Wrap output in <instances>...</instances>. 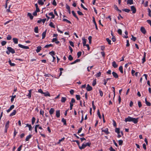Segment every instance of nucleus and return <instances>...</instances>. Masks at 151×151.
Returning a JSON list of instances; mask_svg holds the SVG:
<instances>
[{"instance_id": "nucleus-1", "label": "nucleus", "mask_w": 151, "mask_h": 151, "mask_svg": "<svg viewBox=\"0 0 151 151\" xmlns=\"http://www.w3.org/2000/svg\"><path fill=\"white\" fill-rule=\"evenodd\" d=\"M7 48L8 50H9L10 52L12 54H13L15 53V51L11 47H8Z\"/></svg>"}, {"instance_id": "nucleus-2", "label": "nucleus", "mask_w": 151, "mask_h": 151, "mask_svg": "<svg viewBox=\"0 0 151 151\" xmlns=\"http://www.w3.org/2000/svg\"><path fill=\"white\" fill-rule=\"evenodd\" d=\"M9 121H7L5 125V132L6 133L7 132V129L9 127Z\"/></svg>"}, {"instance_id": "nucleus-3", "label": "nucleus", "mask_w": 151, "mask_h": 151, "mask_svg": "<svg viewBox=\"0 0 151 151\" xmlns=\"http://www.w3.org/2000/svg\"><path fill=\"white\" fill-rule=\"evenodd\" d=\"M18 46L22 48L26 49H29V47L28 46H25L22 45L20 44H19L18 45Z\"/></svg>"}, {"instance_id": "nucleus-4", "label": "nucleus", "mask_w": 151, "mask_h": 151, "mask_svg": "<svg viewBox=\"0 0 151 151\" xmlns=\"http://www.w3.org/2000/svg\"><path fill=\"white\" fill-rule=\"evenodd\" d=\"M101 130L102 132H104L106 134H108L109 133V132L108 131V128H106L104 129L102 128Z\"/></svg>"}, {"instance_id": "nucleus-5", "label": "nucleus", "mask_w": 151, "mask_h": 151, "mask_svg": "<svg viewBox=\"0 0 151 151\" xmlns=\"http://www.w3.org/2000/svg\"><path fill=\"white\" fill-rule=\"evenodd\" d=\"M131 10L133 14L135 13L136 12V9L134 6H131Z\"/></svg>"}, {"instance_id": "nucleus-6", "label": "nucleus", "mask_w": 151, "mask_h": 151, "mask_svg": "<svg viewBox=\"0 0 151 151\" xmlns=\"http://www.w3.org/2000/svg\"><path fill=\"white\" fill-rule=\"evenodd\" d=\"M132 117L129 116L128 117L125 118V121L126 122H132Z\"/></svg>"}, {"instance_id": "nucleus-7", "label": "nucleus", "mask_w": 151, "mask_h": 151, "mask_svg": "<svg viewBox=\"0 0 151 151\" xmlns=\"http://www.w3.org/2000/svg\"><path fill=\"white\" fill-rule=\"evenodd\" d=\"M141 32L144 34H145L146 33V30L145 28L143 27H141L140 28Z\"/></svg>"}, {"instance_id": "nucleus-8", "label": "nucleus", "mask_w": 151, "mask_h": 151, "mask_svg": "<svg viewBox=\"0 0 151 151\" xmlns=\"http://www.w3.org/2000/svg\"><path fill=\"white\" fill-rule=\"evenodd\" d=\"M86 89L88 91H90L92 90L93 88L92 87L89 85V84L87 85V87H86Z\"/></svg>"}, {"instance_id": "nucleus-9", "label": "nucleus", "mask_w": 151, "mask_h": 151, "mask_svg": "<svg viewBox=\"0 0 151 151\" xmlns=\"http://www.w3.org/2000/svg\"><path fill=\"white\" fill-rule=\"evenodd\" d=\"M55 111V110L53 108H51L49 111L50 114L51 115V116H52V115L53 114Z\"/></svg>"}, {"instance_id": "nucleus-10", "label": "nucleus", "mask_w": 151, "mask_h": 151, "mask_svg": "<svg viewBox=\"0 0 151 151\" xmlns=\"http://www.w3.org/2000/svg\"><path fill=\"white\" fill-rule=\"evenodd\" d=\"M14 107V105H11L9 108L6 110V112L7 113L11 111L12 109H13Z\"/></svg>"}, {"instance_id": "nucleus-11", "label": "nucleus", "mask_w": 151, "mask_h": 151, "mask_svg": "<svg viewBox=\"0 0 151 151\" xmlns=\"http://www.w3.org/2000/svg\"><path fill=\"white\" fill-rule=\"evenodd\" d=\"M92 18H93V22L94 23V24H95V26L96 29V30H98V28L97 24L95 21V17H92Z\"/></svg>"}, {"instance_id": "nucleus-12", "label": "nucleus", "mask_w": 151, "mask_h": 151, "mask_svg": "<svg viewBox=\"0 0 151 151\" xmlns=\"http://www.w3.org/2000/svg\"><path fill=\"white\" fill-rule=\"evenodd\" d=\"M56 116L58 118L60 117V111L59 110H57L56 111Z\"/></svg>"}, {"instance_id": "nucleus-13", "label": "nucleus", "mask_w": 151, "mask_h": 151, "mask_svg": "<svg viewBox=\"0 0 151 151\" xmlns=\"http://www.w3.org/2000/svg\"><path fill=\"white\" fill-rule=\"evenodd\" d=\"M138 118H132V121L134 124H137L138 122Z\"/></svg>"}, {"instance_id": "nucleus-14", "label": "nucleus", "mask_w": 151, "mask_h": 151, "mask_svg": "<svg viewBox=\"0 0 151 151\" xmlns=\"http://www.w3.org/2000/svg\"><path fill=\"white\" fill-rule=\"evenodd\" d=\"M112 74L113 76L116 78H118V75L116 72H112Z\"/></svg>"}, {"instance_id": "nucleus-15", "label": "nucleus", "mask_w": 151, "mask_h": 151, "mask_svg": "<svg viewBox=\"0 0 151 151\" xmlns=\"http://www.w3.org/2000/svg\"><path fill=\"white\" fill-rule=\"evenodd\" d=\"M112 65L114 68H117L118 66L115 61H114L112 63Z\"/></svg>"}, {"instance_id": "nucleus-16", "label": "nucleus", "mask_w": 151, "mask_h": 151, "mask_svg": "<svg viewBox=\"0 0 151 151\" xmlns=\"http://www.w3.org/2000/svg\"><path fill=\"white\" fill-rule=\"evenodd\" d=\"M72 13L73 15V16L74 17H75L76 18L77 20H79V18L77 17V16L76 15V14L75 12L74 11H72Z\"/></svg>"}, {"instance_id": "nucleus-17", "label": "nucleus", "mask_w": 151, "mask_h": 151, "mask_svg": "<svg viewBox=\"0 0 151 151\" xmlns=\"http://www.w3.org/2000/svg\"><path fill=\"white\" fill-rule=\"evenodd\" d=\"M46 32H47V29H46L44 32L42 33V39H44L45 38V36H46Z\"/></svg>"}, {"instance_id": "nucleus-18", "label": "nucleus", "mask_w": 151, "mask_h": 151, "mask_svg": "<svg viewBox=\"0 0 151 151\" xmlns=\"http://www.w3.org/2000/svg\"><path fill=\"white\" fill-rule=\"evenodd\" d=\"M18 39L17 38H13V40L15 44H17L18 43Z\"/></svg>"}, {"instance_id": "nucleus-19", "label": "nucleus", "mask_w": 151, "mask_h": 151, "mask_svg": "<svg viewBox=\"0 0 151 151\" xmlns=\"http://www.w3.org/2000/svg\"><path fill=\"white\" fill-rule=\"evenodd\" d=\"M41 50V46H38L37 47V49L36 51L37 53L39 52Z\"/></svg>"}, {"instance_id": "nucleus-20", "label": "nucleus", "mask_w": 151, "mask_h": 151, "mask_svg": "<svg viewBox=\"0 0 151 151\" xmlns=\"http://www.w3.org/2000/svg\"><path fill=\"white\" fill-rule=\"evenodd\" d=\"M32 134H29L27 136L25 139L26 141H28L29 139L32 137Z\"/></svg>"}, {"instance_id": "nucleus-21", "label": "nucleus", "mask_w": 151, "mask_h": 151, "mask_svg": "<svg viewBox=\"0 0 151 151\" xmlns=\"http://www.w3.org/2000/svg\"><path fill=\"white\" fill-rule=\"evenodd\" d=\"M43 94H44V95L45 96H50V95L48 91H46V92H44Z\"/></svg>"}, {"instance_id": "nucleus-22", "label": "nucleus", "mask_w": 151, "mask_h": 151, "mask_svg": "<svg viewBox=\"0 0 151 151\" xmlns=\"http://www.w3.org/2000/svg\"><path fill=\"white\" fill-rule=\"evenodd\" d=\"M16 111L15 110H14L10 114V116H12L15 115L16 113Z\"/></svg>"}, {"instance_id": "nucleus-23", "label": "nucleus", "mask_w": 151, "mask_h": 151, "mask_svg": "<svg viewBox=\"0 0 151 151\" xmlns=\"http://www.w3.org/2000/svg\"><path fill=\"white\" fill-rule=\"evenodd\" d=\"M86 147V146L85 145L84 143H83L82 145L81 146H80L79 147V148L80 150H82V149H84Z\"/></svg>"}, {"instance_id": "nucleus-24", "label": "nucleus", "mask_w": 151, "mask_h": 151, "mask_svg": "<svg viewBox=\"0 0 151 151\" xmlns=\"http://www.w3.org/2000/svg\"><path fill=\"white\" fill-rule=\"evenodd\" d=\"M27 15L29 17L30 19L31 20L33 19V16L32 15V14L31 13L29 12L28 13Z\"/></svg>"}, {"instance_id": "nucleus-25", "label": "nucleus", "mask_w": 151, "mask_h": 151, "mask_svg": "<svg viewBox=\"0 0 151 151\" xmlns=\"http://www.w3.org/2000/svg\"><path fill=\"white\" fill-rule=\"evenodd\" d=\"M80 61V59H77L75 61H74V62H72L70 63V64L71 65H73L74 64L76 63L77 62H79Z\"/></svg>"}, {"instance_id": "nucleus-26", "label": "nucleus", "mask_w": 151, "mask_h": 151, "mask_svg": "<svg viewBox=\"0 0 151 151\" xmlns=\"http://www.w3.org/2000/svg\"><path fill=\"white\" fill-rule=\"evenodd\" d=\"M27 96H28L29 99H30L31 97V90H30L29 91V93Z\"/></svg>"}, {"instance_id": "nucleus-27", "label": "nucleus", "mask_w": 151, "mask_h": 151, "mask_svg": "<svg viewBox=\"0 0 151 151\" xmlns=\"http://www.w3.org/2000/svg\"><path fill=\"white\" fill-rule=\"evenodd\" d=\"M38 3L39 5H42L44 4V2L42 0H38Z\"/></svg>"}, {"instance_id": "nucleus-28", "label": "nucleus", "mask_w": 151, "mask_h": 151, "mask_svg": "<svg viewBox=\"0 0 151 151\" xmlns=\"http://www.w3.org/2000/svg\"><path fill=\"white\" fill-rule=\"evenodd\" d=\"M61 122L63 123V124L64 125H66V121L65 119H64L63 118L61 120Z\"/></svg>"}, {"instance_id": "nucleus-29", "label": "nucleus", "mask_w": 151, "mask_h": 151, "mask_svg": "<svg viewBox=\"0 0 151 151\" xmlns=\"http://www.w3.org/2000/svg\"><path fill=\"white\" fill-rule=\"evenodd\" d=\"M66 98L64 97H62L61 101L62 103H65L66 100Z\"/></svg>"}, {"instance_id": "nucleus-30", "label": "nucleus", "mask_w": 151, "mask_h": 151, "mask_svg": "<svg viewBox=\"0 0 151 151\" xmlns=\"http://www.w3.org/2000/svg\"><path fill=\"white\" fill-rule=\"evenodd\" d=\"M83 40V46H85V45L86 43V40L84 37H83L82 39Z\"/></svg>"}, {"instance_id": "nucleus-31", "label": "nucleus", "mask_w": 151, "mask_h": 151, "mask_svg": "<svg viewBox=\"0 0 151 151\" xmlns=\"http://www.w3.org/2000/svg\"><path fill=\"white\" fill-rule=\"evenodd\" d=\"M127 4L130 5L132 4H133V0H128L127 1Z\"/></svg>"}, {"instance_id": "nucleus-32", "label": "nucleus", "mask_w": 151, "mask_h": 151, "mask_svg": "<svg viewBox=\"0 0 151 151\" xmlns=\"http://www.w3.org/2000/svg\"><path fill=\"white\" fill-rule=\"evenodd\" d=\"M49 15L52 16V17H51V19H54L55 18V15L53 14L52 12H51L49 14Z\"/></svg>"}, {"instance_id": "nucleus-33", "label": "nucleus", "mask_w": 151, "mask_h": 151, "mask_svg": "<svg viewBox=\"0 0 151 151\" xmlns=\"http://www.w3.org/2000/svg\"><path fill=\"white\" fill-rule=\"evenodd\" d=\"M8 63L10 65L12 66H14L15 65V64L13 63H12L11 60H9L8 61Z\"/></svg>"}, {"instance_id": "nucleus-34", "label": "nucleus", "mask_w": 151, "mask_h": 151, "mask_svg": "<svg viewBox=\"0 0 151 151\" xmlns=\"http://www.w3.org/2000/svg\"><path fill=\"white\" fill-rule=\"evenodd\" d=\"M145 104L147 106H151V103L150 102L147 101V99L146 98L145 99Z\"/></svg>"}, {"instance_id": "nucleus-35", "label": "nucleus", "mask_w": 151, "mask_h": 151, "mask_svg": "<svg viewBox=\"0 0 151 151\" xmlns=\"http://www.w3.org/2000/svg\"><path fill=\"white\" fill-rule=\"evenodd\" d=\"M49 25L52 28H55L54 25L53 24V23L52 22H50L49 24Z\"/></svg>"}, {"instance_id": "nucleus-36", "label": "nucleus", "mask_w": 151, "mask_h": 151, "mask_svg": "<svg viewBox=\"0 0 151 151\" xmlns=\"http://www.w3.org/2000/svg\"><path fill=\"white\" fill-rule=\"evenodd\" d=\"M115 132L118 134H119L120 133V129L119 128H116L115 129Z\"/></svg>"}, {"instance_id": "nucleus-37", "label": "nucleus", "mask_w": 151, "mask_h": 151, "mask_svg": "<svg viewBox=\"0 0 151 151\" xmlns=\"http://www.w3.org/2000/svg\"><path fill=\"white\" fill-rule=\"evenodd\" d=\"M123 11H124L126 12L129 13L130 12V9H122Z\"/></svg>"}, {"instance_id": "nucleus-38", "label": "nucleus", "mask_w": 151, "mask_h": 151, "mask_svg": "<svg viewBox=\"0 0 151 151\" xmlns=\"http://www.w3.org/2000/svg\"><path fill=\"white\" fill-rule=\"evenodd\" d=\"M123 67L122 66H120L119 68V70L122 73H123Z\"/></svg>"}, {"instance_id": "nucleus-39", "label": "nucleus", "mask_w": 151, "mask_h": 151, "mask_svg": "<svg viewBox=\"0 0 151 151\" xmlns=\"http://www.w3.org/2000/svg\"><path fill=\"white\" fill-rule=\"evenodd\" d=\"M26 127H29V131H31L32 129V127L31 124H26Z\"/></svg>"}, {"instance_id": "nucleus-40", "label": "nucleus", "mask_w": 151, "mask_h": 151, "mask_svg": "<svg viewBox=\"0 0 151 151\" xmlns=\"http://www.w3.org/2000/svg\"><path fill=\"white\" fill-rule=\"evenodd\" d=\"M97 115H98L99 118L100 119H101V114H100V111H99V109L97 111Z\"/></svg>"}, {"instance_id": "nucleus-41", "label": "nucleus", "mask_w": 151, "mask_h": 151, "mask_svg": "<svg viewBox=\"0 0 151 151\" xmlns=\"http://www.w3.org/2000/svg\"><path fill=\"white\" fill-rule=\"evenodd\" d=\"M110 79V78H107L106 79H104V85H106V83H107V81L109 80Z\"/></svg>"}, {"instance_id": "nucleus-42", "label": "nucleus", "mask_w": 151, "mask_h": 151, "mask_svg": "<svg viewBox=\"0 0 151 151\" xmlns=\"http://www.w3.org/2000/svg\"><path fill=\"white\" fill-rule=\"evenodd\" d=\"M34 32L36 33H38V27H35Z\"/></svg>"}, {"instance_id": "nucleus-43", "label": "nucleus", "mask_w": 151, "mask_h": 151, "mask_svg": "<svg viewBox=\"0 0 151 151\" xmlns=\"http://www.w3.org/2000/svg\"><path fill=\"white\" fill-rule=\"evenodd\" d=\"M35 121V117H33L32 118V124L33 125L34 124Z\"/></svg>"}, {"instance_id": "nucleus-44", "label": "nucleus", "mask_w": 151, "mask_h": 151, "mask_svg": "<svg viewBox=\"0 0 151 151\" xmlns=\"http://www.w3.org/2000/svg\"><path fill=\"white\" fill-rule=\"evenodd\" d=\"M63 22H66L67 23H69V24H71V22L70 21H69V20H68L67 19H63Z\"/></svg>"}, {"instance_id": "nucleus-45", "label": "nucleus", "mask_w": 151, "mask_h": 151, "mask_svg": "<svg viewBox=\"0 0 151 151\" xmlns=\"http://www.w3.org/2000/svg\"><path fill=\"white\" fill-rule=\"evenodd\" d=\"M106 41L108 42V43L109 44V45L111 44V41L110 40H109V38H106Z\"/></svg>"}, {"instance_id": "nucleus-46", "label": "nucleus", "mask_w": 151, "mask_h": 151, "mask_svg": "<svg viewBox=\"0 0 151 151\" xmlns=\"http://www.w3.org/2000/svg\"><path fill=\"white\" fill-rule=\"evenodd\" d=\"M49 54L52 56L55 55V52L54 51H51L49 52Z\"/></svg>"}, {"instance_id": "nucleus-47", "label": "nucleus", "mask_w": 151, "mask_h": 151, "mask_svg": "<svg viewBox=\"0 0 151 151\" xmlns=\"http://www.w3.org/2000/svg\"><path fill=\"white\" fill-rule=\"evenodd\" d=\"M94 101H92V106L93 109V110H95L96 109V107L94 105Z\"/></svg>"}, {"instance_id": "nucleus-48", "label": "nucleus", "mask_w": 151, "mask_h": 151, "mask_svg": "<svg viewBox=\"0 0 151 151\" xmlns=\"http://www.w3.org/2000/svg\"><path fill=\"white\" fill-rule=\"evenodd\" d=\"M6 43L7 42L6 41H3L1 42V44L2 46H4L6 44Z\"/></svg>"}, {"instance_id": "nucleus-49", "label": "nucleus", "mask_w": 151, "mask_h": 151, "mask_svg": "<svg viewBox=\"0 0 151 151\" xmlns=\"http://www.w3.org/2000/svg\"><path fill=\"white\" fill-rule=\"evenodd\" d=\"M92 37L91 36H89L88 37V40H89V43L90 44L91 43Z\"/></svg>"}, {"instance_id": "nucleus-50", "label": "nucleus", "mask_w": 151, "mask_h": 151, "mask_svg": "<svg viewBox=\"0 0 151 151\" xmlns=\"http://www.w3.org/2000/svg\"><path fill=\"white\" fill-rule=\"evenodd\" d=\"M12 38V37L11 36L9 35H8L6 37V39L8 40H11Z\"/></svg>"}, {"instance_id": "nucleus-51", "label": "nucleus", "mask_w": 151, "mask_h": 151, "mask_svg": "<svg viewBox=\"0 0 151 151\" xmlns=\"http://www.w3.org/2000/svg\"><path fill=\"white\" fill-rule=\"evenodd\" d=\"M59 69L60 70V73L59 74V77H60V76L61 75L62 73V71L63 70V68H60Z\"/></svg>"}, {"instance_id": "nucleus-52", "label": "nucleus", "mask_w": 151, "mask_h": 151, "mask_svg": "<svg viewBox=\"0 0 151 151\" xmlns=\"http://www.w3.org/2000/svg\"><path fill=\"white\" fill-rule=\"evenodd\" d=\"M68 60L70 61H72L73 59V58L71 55H70L68 57Z\"/></svg>"}, {"instance_id": "nucleus-53", "label": "nucleus", "mask_w": 151, "mask_h": 151, "mask_svg": "<svg viewBox=\"0 0 151 151\" xmlns=\"http://www.w3.org/2000/svg\"><path fill=\"white\" fill-rule=\"evenodd\" d=\"M101 75V72H99L98 73H97V74L96 75V77H100Z\"/></svg>"}, {"instance_id": "nucleus-54", "label": "nucleus", "mask_w": 151, "mask_h": 151, "mask_svg": "<svg viewBox=\"0 0 151 151\" xmlns=\"http://www.w3.org/2000/svg\"><path fill=\"white\" fill-rule=\"evenodd\" d=\"M52 44H50L49 45H47L45 47V48H48L52 46Z\"/></svg>"}, {"instance_id": "nucleus-55", "label": "nucleus", "mask_w": 151, "mask_h": 151, "mask_svg": "<svg viewBox=\"0 0 151 151\" xmlns=\"http://www.w3.org/2000/svg\"><path fill=\"white\" fill-rule=\"evenodd\" d=\"M99 93L101 96L102 97L103 95V91L100 89L99 90Z\"/></svg>"}, {"instance_id": "nucleus-56", "label": "nucleus", "mask_w": 151, "mask_h": 151, "mask_svg": "<svg viewBox=\"0 0 151 151\" xmlns=\"http://www.w3.org/2000/svg\"><path fill=\"white\" fill-rule=\"evenodd\" d=\"M82 52H79L77 53L78 58H79L81 55Z\"/></svg>"}, {"instance_id": "nucleus-57", "label": "nucleus", "mask_w": 151, "mask_h": 151, "mask_svg": "<svg viewBox=\"0 0 151 151\" xmlns=\"http://www.w3.org/2000/svg\"><path fill=\"white\" fill-rule=\"evenodd\" d=\"M17 133V132H16L15 129H14V135H13L14 138L15 137V136Z\"/></svg>"}, {"instance_id": "nucleus-58", "label": "nucleus", "mask_w": 151, "mask_h": 151, "mask_svg": "<svg viewBox=\"0 0 151 151\" xmlns=\"http://www.w3.org/2000/svg\"><path fill=\"white\" fill-rule=\"evenodd\" d=\"M75 102V100L74 98H72L71 100V101L70 102V104H73Z\"/></svg>"}, {"instance_id": "nucleus-59", "label": "nucleus", "mask_w": 151, "mask_h": 151, "mask_svg": "<svg viewBox=\"0 0 151 151\" xmlns=\"http://www.w3.org/2000/svg\"><path fill=\"white\" fill-rule=\"evenodd\" d=\"M119 145H122L123 143V141L121 140H119L118 141Z\"/></svg>"}, {"instance_id": "nucleus-60", "label": "nucleus", "mask_w": 151, "mask_h": 151, "mask_svg": "<svg viewBox=\"0 0 151 151\" xmlns=\"http://www.w3.org/2000/svg\"><path fill=\"white\" fill-rule=\"evenodd\" d=\"M96 80L95 79L93 80L92 85L93 86H94L96 84Z\"/></svg>"}, {"instance_id": "nucleus-61", "label": "nucleus", "mask_w": 151, "mask_h": 151, "mask_svg": "<svg viewBox=\"0 0 151 151\" xmlns=\"http://www.w3.org/2000/svg\"><path fill=\"white\" fill-rule=\"evenodd\" d=\"M76 99L78 100H80V96L79 95H76Z\"/></svg>"}, {"instance_id": "nucleus-62", "label": "nucleus", "mask_w": 151, "mask_h": 151, "mask_svg": "<svg viewBox=\"0 0 151 151\" xmlns=\"http://www.w3.org/2000/svg\"><path fill=\"white\" fill-rule=\"evenodd\" d=\"M132 38L131 40H133L134 41H135L136 40V38L134 37L132 35Z\"/></svg>"}, {"instance_id": "nucleus-63", "label": "nucleus", "mask_w": 151, "mask_h": 151, "mask_svg": "<svg viewBox=\"0 0 151 151\" xmlns=\"http://www.w3.org/2000/svg\"><path fill=\"white\" fill-rule=\"evenodd\" d=\"M117 32L119 34L121 35L122 34V30L120 29H118L117 31Z\"/></svg>"}, {"instance_id": "nucleus-64", "label": "nucleus", "mask_w": 151, "mask_h": 151, "mask_svg": "<svg viewBox=\"0 0 151 151\" xmlns=\"http://www.w3.org/2000/svg\"><path fill=\"white\" fill-rule=\"evenodd\" d=\"M109 150L110 151H115V150L112 147H110Z\"/></svg>"}]
</instances>
